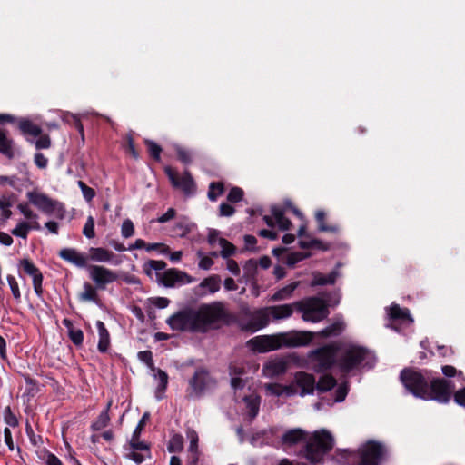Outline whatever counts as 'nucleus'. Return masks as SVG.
Masks as SVG:
<instances>
[{"label": "nucleus", "mask_w": 465, "mask_h": 465, "mask_svg": "<svg viewBox=\"0 0 465 465\" xmlns=\"http://www.w3.org/2000/svg\"><path fill=\"white\" fill-rule=\"evenodd\" d=\"M225 313L222 303L214 302L205 305V326L218 323L224 320Z\"/></svg>", "instance_id": "20"}, {"label": "nucleus", "mask_w": 465, "mask_h": 465, "mask_svg": "<svg viewBox=\"0 0 465 465\" xmlns=\"http://www.w3.org/2000/svg\"><path fill=\"white\" fill-rule=\"evenodd\" d=\"M30 203L35 205L45 214H55L56 217L63 219L64 217L65 209L64 204L56 200H53L46 194L31 191L26 193Z\"/></svg>", "instance_id": "7"}, {"label": "nucleus", "mask_w": 465, "mask_h": 465, "mask_svg": "<svg viewBox=\"0 0 465 465\" xmlns=\"http://www.w3.org/2000/svg\"><path fill=\"white\" fill-rule=\"evenodd\" d=\"M336 384V380L329 374L322 376L317 384L315 383V388L319 391H327L332 389Z\"/></svg>", "instance_id": "39"}, {"label": "nucleus", "mask_w": 465, "mask_h": 465, "mask_svg": "<svg viewBox=\"0 0 465 465\" xmlns=\"http://www.w3.org/2000/svg\"><path fill=\"white\" fill-rule=\"evenodd\" d=\"M177 160L180 161L184 165H188L193 163L194 153L184 147H182L180 145H176L174 147Z\"/></svg>", "instance_id": "37"}, {"label": "nucleus", "mask_w": 465, "mask_h": 465, "mask_svg": "<svg viewBox=\"0 0 465 465\" xmlns=\"http://www.w3.org/2000/svg\"><path fill=\"white\" fill-rule=\"evenodd\" d=\"M296 311L302 313L305 322H319L329 315L327 302L318 297H309L295 302Z\"/></svg>", "instance_id": "3"}, {"label": "nucleus", "mask_w": 465, "mask_h": 465, "mask_svg": "<svg viewBox=\"0 0 465 465\" xmlns=\"http://www.w3.org/2000/svg\"><path fill=\"white\" fill-rule=\"evenodd\" d=\"M371 358H372V354L366 348L350 344L346 345L342 349V352L337 361V364L341 371L347 372Z\"/></svg>", "instance_id": "5"}, {"label": "nucleus", "mask_w": 465, "mask_h": 465, "mask_svg": "<svg viewBox=\"0 0 465 465\" xmlns=\"http://www.w3.org/2000/svg\"><path fill=\"white\" fill-rule=\"evenodd\" d=\"M11 233L16 237L26 239L29 233V226L27 222H20L17 223L15 228L11 231Z\"/></svg>", "instance_id": "45"}, {"label": "nucleus", "mask_w": 465, "mask_h": 465, "mask_svg": "<svg viewBox=\"0 0 465 465\" xmlns=\"http://www.w3.org/2000/svg\"><path fill=\"white\" fill-rule=\"evenodd\" d=\"M84 291L79 294V299L83 302H93L98 303L99 296L96 289L89 282H84Z\"/></svg>", "instance_id": "32"}, {"label": "nucleus", "mask_w": 465, "mask_h": 465, "mask_svg": "<svg viewBox=\"0 0 465 465\" xmlns=\"http://www.w3.org/2000/svg\"><path fill=\"white\" fill-rule=\"evenodd\" d=\"M138 359L145 363L148 368L154 371V361L153 359V353L151 351H142L138 352Z\"/></svg>", "instance_id": "48"}, {"label": "nucleus", "mask_w": 465, "mask_h": 465, "mask_svg": "<svg viewBox=\"0 0 465 465\" xmlns=\"http://www.w3.org/2000/svg\"><path fill=\"white\" fill-rule=\"evenodd\" d=\"M88 270L90 278L95 283L96 288L100 290H104L107 284L118 279L117 274L114 271L104 266L89 265Z\"/></svg>", "instance_id": "11"}, {"label": "nucleus", "mask_w": 465, "mask_h": 465, "mask_svg": "<svg viewBox=\"0 0 465 465\" xmlns=\"http://www.w3.org/2000/svg\"><path fill=\"white\" fill-rule=\"evenodd\" d=\"M220 285L221 279L216 275L210 276L205 279V288H208L211 292L218 291L220 289Z\"/></svg>", "instance_id": "52"}, {"label": "nucleus", "mask_w": 465, "mask_h": 465, "mask_svg": "<svg viewBox=\"0 0 465 465\" xmlns=\"http://www.w3.org/2000/svg\"><path fill=\"white\" fill-rule=\"evenodd\" d=\"M121 233L123 237L129 238L134 233V226L133 222L130 219H126L123 222Z\"/></svg>", "instance_id": "54"}, {"label": "nucleus", "mask_w": 465, "mask_h": 465, "mask_svg": "<svg viewBox=\"0 0 465 465\" xmlns=\"http://www.w3.org/2000/svg\"><path fill=\"white\" fill-rule=\"evenodd\" d=\"M305 438V433L300 429H294L287 431L282 435V442L285 445L292 446L302 441Z\"/></svg>", "instance_id": "28"}, {"label": "nucleus", "mask_w": 465, "mask_h": 465, "mask_svg": "<svg viewBox=\"0 0 465 465\" xmlns=\"http://www.w3.org/2000/svg\"><path fill=\"white\" fill-rule=\"evenodd\" d=\"M337 273L335 272H331L328 275H322L321 273H314L312 286L332 284L335 282Z\"/></svg>", "instance_id": "38"}, {"label": "nucleus", "mask_w": 465, "mask_h": 465, "mask_svg": "<svg viewBox=\"0 0 465 465\" xmlns=\"http://www.w3.org/2000/svg\"><path fill=\"white\" fill-rule=\"evenodd\" d=\"M5 422L10 426V427H16L18 426V420L16 416L12 412L10 407H6L5 410Z\"/></svg>", "instance_id": "58"}, {"label": "nucleus", "mask_w": 465, "mask_h": 465, "mask_svg": "<svg viewBox=\"0 0 465 465\" xmlns=\"http://www.w3.org/2000/svg\"><path fill=\"white\" fill-rule=\"evenodd\" d=\"M96 327L99 334L98 351L102 353H105L110 346V334L106 329L104 323L101 321H97Z\"/></svg>", "instance_id": "24"}, {"label": "nucleus", "mask_w": 465, "mask_h": 465, "mask_svg": "<svg viewBox=\"0 0 465 465\" xmlns=\"http://www.w3.org/2000/svg\"><path fill=\"white\" fill-rule=\"evenodd\" d=\"M58 255L64 261L75 265L79 268L87 266L88 258L74 248H64L58 252Z\"/></svg>", "instance_id": "18"}, {"label": "nucleus", "mask_w": 465, "mask_h": 465, "mask_svg": "<svg viewBox=\"0 0 465 465\" xmlns=\"http://www.w3.org/2000/svg\"><path fill=\"white\" fill-rule=\"evenodd\" d=\"M299 286V282H292L280 290H278L272 297V302H279L288 300L292 296L293 292Z\"/></svg>", "instance_id": "27"}, {"label": "nucleus", "mask_w": 465, "mask_h": 465, "mask_svg": "<svg viewBox=\"0 0 465 465\" xmlns=\"http://www.w3.org/2000/svg\"><path fill=\"white\" fill-rule=\"evenodd\" d=\"M146 251H160L161 253L166 254L170 252V248L163 243H146Z\"/></svg>", "instance_id": "61"}, {"label": "nucleus", "mask_w": 465, "mask_h": 465, "mask_svg": "<svg viewBox=\"0 0 465 465\" xmlns=\"http://www.w3.org/2000/svg\"><path fill=\"white\" fill-rule=\"evenodd\" d=\"M183 449V437L181 434H173L167 445L170 453L180 452Z\"/></svg>", "instance_id": "40"}, {"label": "nucleus", "mask_w": 465, "mask_h": 465, "mask_svg": "<svg viewBox=\"0 0 465 465\" xmlns=\"http://www.w3.org/2000/svg\"><path fill=\"white\" fill-rule=\"evenodd\" d=\"M83 234L88 239H93L95 236L94 219L91 215L87 217V220L83 229Z\"/></svg>", "instance_id": "47"}, {"label": "nucleus", "mask_w": 465, "mask_h": 465, "mask_svg": "<svg viewBox=\"0 0 465 465\" xmlns=\"http://www.w3.org/2000/svg\"><path fill=\"white\" fill-rule=\"evenodd\" d=\"M292 383L295 384L298 394L302 397L310 395L314 392L315 390V379L312 374L299 371L294 374Z\"/></svg>", "instance_id": "15"}, {"label": "nucleus", "mask_w": 465, "mask_h": 465, "mask_svg": "<svg viewBox=\"0 0 465 465\" xmlns=\"http://www.w3.org/2000/svg\"><path fill=\"white\" fill-rule=\"evenodd\" d=\"M287 362L283 359H275L268 361L262 368L265 376L272 378L287 371Z\"/></svg>", "instance_id": "23"}, {"label": "nucleus", "mask_w": 465, "mask_h": 465, "mask_svg": "<svg viewBox=\"0 0 465 465\" xmlns=\"http://www.w3.org/2000/svg\"><path fill=\"white\" fill-rule=\"evenodd\" d=\"M17 123V127L20 130L21 134L25 136L30 135L33 137H37L42 134V128L34 124L30 119L27 118H19L17 119L12 114H0V125L5 124V123Z\"/></svg>", "instance_id": "10"}, {"label": "nucleus", "mask_w": 465, "mask_h": 465, "mask_svg": "<svg viewBox=\"0 0 465 465\" xmlns=\"http://www.w3.org/2000/svg\"><path fill=\"white\" fill-rule=\"evenodd\" d=\"M360 451L361 465H378L379 459L382 454L381 446L373 442L367 443Z\"/></svg>", "instance_id": "16"}, {"label": "nucleus", "mask_w": 465, "mask_h": 465, "mask_svg": "<svg viewBox=\"0 0 465 465\" xmlns=\"http://www.w3.org/2000/svg\"><path fill=\"white\" fill-rule=\"evenodd\" d=\"M345 329V323L342 319L338 318L333 321L329 326L320 331V335L323 337L338 336Z\"/></svg>", "instance_id": "26"}, {"label": "nucleus", "mask_w": 465, "mask_h": 465, "mask_svg": "<svg viewBox=\"0 0 465 465\" xmlns=\"http://www.w3.org/2000/svg\"><path fill=\"white\" fill-rule=\"evenodd\" d=\"M38 137L39 138L35 142V145L37 150L50 148L51 139L48 134H41Z\"/></svg>", "instance_id": "56"}, {"label": "nucleus", "mask_w": 465, "mask_h": 465, "mask_svg": "<svg viewBox=\"0 0 465 465\" xmlns=\"http://www.w3.org/2000/svg\"><path fill=\"white\" fill-rule=\"evenodd\" d=\"M336 348L332 345L318 349L312 353L313 360L317 362L315 370L329 369L334 363Z\"/></svg>", "instance_id": "14"}, {"label": "nucleus", "mask_w": 465, "mask_h": 465, "mask_svg": "<svg viewBox=\"0 0 465 465\" xmlns=\"http://www.w3.org/2000/svg\"><path fill=\"white\" fill-rule=\"evenodd\" d=\"M450 389L444 380H435L429 387L430 398L428 400H436L440 402H447L450 397Z\"/></svg>", "instance_id": "17"}, {"label": "nucleus", "mask_w": 465, "mask_h": 465, "mask_svg": "<svg viewBox=\"0 0 465 465\" xmlns=\"http://www.w3.org/2000/svg\"><path fill=\"white\" fill-rule=\"evenodd\" d=\"M389 315L391 319L401 320L403 322H411L412 319L410 316V312L407 309H402L397 304H392L389 308Z\"/></svg>", "instance_id": "31"}, {"label": "nucleus", "mask_w": 465, "mask_h": 465, "mask_svg": "<svg viewBox=\"0 0 465 465\" xmlns=\"http://www.w3.org/2000/svg\"><path fill=\"white\" fill-rule=\"evenodd\" d=\"M176 215V210L173 208H169L165 213L157 218V222L160 223H164L173 219Z\"/></svg>", "instance_id": "64"}, {"label": "nucleus", "mask_w": 465, "mask_h": 465, "mask_svg": "<svg viewBox=\"0 0 465 465\" xmlns=\"http://www.w3.org/2000/svg\"><path fill=\"white\" fill-rule=\"evenodd\" d=\"M19 181L20 179L16 175H0V185L4 186L5 184H8L17 192H22V187L20 184H18Z\"/></svg>", "instance_id": "43"}, {"label": "nucleus", "mask_w": 465, "mask_h": 465, "mask_svg": "<svg viewBox=\"0 0 465 465\" xmlns=\"http://www.w3.org/2000/svg\"><path fill=\"white\" fill-rule=\"evenodd\" d=\"M18 269L19 271H22L25 274H27L32 277L34 291L38 297H42L44 292V277L40 270L28 258H24L20 260Z\"/></svg>", "instance_id": "13"}, {"label": "nucleus", "mask_w": 465, "mask_h": 465, "mask_svg": "<svg viewBox=\"0 0 465 465\" xmlns=\"http://www.w3.org/2000/svg\"><path fill=\"white\" fill-rule=\"evenodd\" d=\"M16 145L6 129L0 128V154L12 160L15 156Z\"/></svg>", "instance_id": "19"}, {"label": "nucleus", "mask_w": 465, "mask_h": 465, "mask_svg": "<svg viewBox=\"0 0 465 465\" xmlns=\"http://www.w3.org/2000/svg\"><path fill=\"white\" fill-rule=\"evenodd\" d=\"M18 210L23 213V215L28 219H37V214H35L30 208L27 203H21L17 205Z\"/></svg>", "instance_id": "60"}, {"label": "nucleus", "mask_w": 465, "mask_h": 465, "mask_svg": "<svg viewBox=\"0 0 465 465\" xmlns=\"http://www.w3.org/2000/svg\"><path fill=\"white\" fill-rule=\"evenodd\" d=\"M219 245L221 246V254L223 257H228L234 253V246L224 239H219Z\"/></svg>", "instance_id": "51"}, {"label": "nucleus", "mask_w": 465, "mask_h": 465, "mask_svg": "<svg viewBox=\"0 0 465 465\" xmlns=\"http://www.w3.org/2000/svg\"><path fill=\"white\" fill-rule=\"evenodd\" d=\"M168 326L176 331L203 333V304L197 308L187 306L167 318Z\"/></svg>", "instance_id": "2"}, {"label": "nucleus", "mask_w": 465, "mask_h": 465, "mask_svg": "<svg viewBox=\"0 0 465 465\" xmlns=\"http://www.w3.org/2000/svg\"><path fill=\"white\" fill-rule=\"evenodd\" d=\"M166 265V262L163 261L149 260L143 265V271L147 276L152 278L153 270L156 272H161V271L165 269Z\"/></svg>", "instance_id": "36"}, {"label": "nucleus", "mask_w": 465, "mask_h": 465, "mask_svg": "<svg viewBox=\"0 0 465 465\" xmlns=\"http://www.w3.org/2000/svg\"><path fill=\"white\" fill-rule=\"evenodd\" d=\"M35 165L40 169H45L48 164L47 158L42 153H36L34 157Z\"/></svg>", "instance_id": "62"}, {"label": "nucleus", "mask_w": 465, "mask_h": 465, "mask_svg": "<svg viewBox=\"0 0 465 465\" xmlns=\"http://www.w3.org/2000/svg\"><path fill=\"white\" fill-rule=\"evenodd\" d=\"M164 173L174 189L182 191L185 195H192L195 193L196 185L189 171L185 170L182 175L171 166H165Z\"/></svg>", "instance_id": "9"}, {"label": "nucleus", "mask_w": 465, "mask_h": 465, "mask_svg": "<svg viewBox=\"0 0 465 465\" xmlns=\"http://www.w3.org/2000/svg\"><path fill=\"white\" fill-rule=\"evenodd\" d=\"M159 283L165 287H174L189 283L191 277L175 268L165 270L163 272H155Z\"/></svg>", "instance_id": "12"}, {"label": "nucleus", "mask_w": 465, "mask_h": 465, "mask_svg": "<svg viewBox=\"0 0 465 465\" xmlns=\"http://www.w3.org/2000/svg\"><path fill=\"white\" fill-rule=\"evenodd\" d=\"M115 257L114 253L103 247H91L89 249V256L88 260L96 262H112L114 264H119L120 261L113 262V259Z\"/></svg>", "instance_id": "21"}, {"label": "nucleus", "mask_w": 465, "mask_h": 465, "mask_svg": "<svg viewBox=\"0 0 465 465\" xmlns=\"http://www.w3.org/2000/svg\"><path fill=\"white\" fill-rule=\"evenodd\" d=\"M183 370L184 375L189 376L185 397L188 400L200 399L203 393V366L192 362L185 364Z\"/></svg>", "instance_id": "6"}, {"label": "nucleus", "mask_w": 465, "mask_h": 465, "mask_svg": "<svg viewBox=\"0 0 465 465\" xmlns=\"http://www.w3.org/2000/svg\"><path fill=\"white\" fill-rule=\"evenodd\" d=\"M25 432L34 446H40L43 444V438L41 435H35L32 426L27 422L25 425Z\"/></svg>", "instance_id": "50"}, {"label": "nucleus", "mask_w": 465, "mask_h": 465, "mask_svg": "<svg viewBox=\"0 0 465 465\" xmlns=\"http://www.w3.org/2000/svg\"><path fill=\"white\" fill-rule=\"evenodd\" d=\"M143 143L146 146L149 156L154 162L159 163L161 161V153L163 152L161 145L151 139H144Z\"/></svg>", "instance_id": "34"}, {"label": "nucleus", "mask_w": 465, "mask_h": 465, "mask_svg": "<svg viewBox=\"0 0 465 465\" xmlns=\"http://www.w3.org/2000/svg\"><path fill=\"white\" fill-rule=\"evenodd\" d=\"M265 391L268 395L281 397L282 396V384L266 383L264 385Z\"/></svg>", "instance_id": "49"}, {"label": "nucleus", "mask_w": 465, "mask_h": 465, "mask_svg": "<svg viewBox=\"0 0 465 465\" xmlns=\"http://www.w3.org/2000/svg\"><path fill=\"white\" fill-rule=\"evenodd\" d=\"M126 152L134 159L140 157V153L135 148L134 138L131 135L126 137Z\"/></svg>", "instance_id": "59"}, {"label": "nucleus", "mask_w": 465, "mask_h": 465, "mask_svg": "<svg viewBox=\"0 0 465 465\" xmlns=\"http://www.w3.org/2000/svg\"><path fill=\"white\" fill-rule=\"evenodd\" d=\"M296 310L294 302L268 307L272 321H281L290 318Z\"/></svg>", "instance_id": "22"}, {"label": "nucleus", "mask_w": 465, "mask_h": 465, "mask_svg": "<svg viewBox=\"0 0 465 465\" xmlns=\"http://www.w3.org/2000/svg\"><path fill=\"white\" fill-rule=\"evenodd\" d=\"M313 334L310 331H292L274 335L256 336L246 342L247 347L254 352L264 353L282 347H299L309 344Z\"/></svg>", "instance_id": "1"}, {"label": "nucleus", "mask_w": 465, "mask_h": 465, "mask_svg": "<svg viewBox=\"0 0 465 465\" xmlns=\"http://www.w3.org/2000/svg\"><path fill=\"white\" fill-rule=\"evenodd\" d=\"M110 407H111V402H109L107 404L105 410H104L99 414L97 419L91 424L90 428L92 430L99 431L108 426V424L110 422V416H109Z\"/></svg>", "instance_id": "29"}, {"label": "nucleus", "mask_w": 465, "mask_h": 465, "mask_svg": "<svg viewBox=\"0 0 465 465\" xmlns=\"http://www.w3.org/2000/svg\"><path fill=\"white\" fill-rule=\"evenodd\" d=\"M246 408L248 409V414L251 419L256 417L259 412L260 397L256 394H251L244 398Z\"/></svg>", "instance_id": "35"}, {"label": "nucleus", "mask_w": 465, "mask_h": 465, "mask_svg": "<svg viewBox=\"0 0 465 465\" xmlns=\"http://www.w3.org/2000/svg\"><path fill=\"white\" fill-rule=\"evenodd\" d=\"M156 376L159 379V383L155 390V398L157 401H161L164 397V392L168 386V375L167 373L160 369H157Z\"/></svg>", "instance_id": "30"}, {"label": "nucleus", "mask_w": 465, "mask_h": 465, "mask_svg": "<svg viewBox=\"0 0 465 465\" xmlns=\"http://www.w3.org/2000/svg\"><path fill=\"white\" fill-rule=\"evenodd\" d=\"M401 380L405 388L414 396L423 400L430 398L429 385L420 373L406 369L401 371Z\"/></svg>", "instance_id": "8"}, {"label": "nucleus", "mask_w": 465, "mask_h": 465, "mask_svg": "<svg viewBox=\"0 0 465 465\" xmlns=\"http://www.w3.org/2000/svg\"><path fill=\"white\" fill-rule=\"evenodd\" d=\"M186 434H187V438L190 440L188 451L198 450L199 438H198L197 432L193 430L189 429V430H187Z\"/></svg>", "instance_id": "55"}, {"label": "nucleus", "mask_w": 465, "mask_h": 465, "mask_svg": "<svg viewBox=\"0 0 465 465\" xmlns=\"http://www.w3.org/2000/svg\"><path fill=\"white\" fill-rule=\"evenodd\" d=\"M68 337L76 347H80L83 345L84 332L82 330L76 328L70 330L68 331Z\"/></svg>", "instance_id": "46"}, {"label": "nucleus", "mask_w": 465, "mask_h": 465, "mask_svg": "<svg viewBox=\"0 0 465 465\" xmlns=\"http://www.w3.org/2000/svg\"><path fill=\"white\" fill-rule=\"evenodd\" d=\"M272 218L275 220V223L279 226V228L282 231L289 230L291 227V221L284 217L283 211L279 207L272 208Z\"/></svg>", "instance_id": "33"}, {"label": "nucleus", "mask_w": 465, "mask_h": 465, "mask_svg": "<svg viewBox=\"0 0 465 465\" xmlns=\"http://www.w3.org/2000/svg\"><path fill=\"white\" fill-rule=\"evenodd\" d=\"M243 197V191L239 187H233L231 189L227 195V200L232 203H238Z\"/></svg>", "instance_id": "57"}, {"label": "nucleus", "mask_w": 465, "mask_h": 465, "mask_svg": "<svg viewBox=\"0 0 465 465\" xmlns=\"http://www.w3.org/2000/svg\"><path fill=\"white\" fill-rule=\"evenodd\" d=\"M6 279H7L9 287L11 289L12 294H13L15 302L17 303H20L21 302V292H20L18 282H17L15 277L11 274H8Z\"/></svg>", "instance_id": "44"}, {"label": "nucleus", "mask_w": 465, "mask_h": 465, "mask_svg": "<svg viewBox=\"0 0 465 465\" xmlns=\"http://www.w3.org/2000/svg\"><path fill=\"white\" fill-rule=\"evenodd\" d=\"M224 192L223 183L221 182L212 183L209 185L208 198L211 201H216Z\"/></svg>", "instance_id": "42"}, {"label": "nucleus", "mask_w": 465, "mask_h": 465, "mask_svg": "<svg viewBox=\"0 0 465 465\" xmlns=\"http://www.w3.org/2000/svg\"><path fill=\"white\" fill-rule=\"evenodd\" d=\"M129 446L132 450L144 451L147 458H151V445L145 441H140V438H131Z\"/></svg>", "instance_id": "41"}, {"label": "nucleus", "mask_w": 465, "mask_h": 465, "mask_svg": "<svg viewBox=\"0 0 465 465\" xmlns=\"http://www.w3.org/2000/svg\"><path fill=\"white\" fill-rule=\"evenodd\" d=\"M149 419H150V413L144 412L143 415L142 416L141 420H139L137 426L135 427L134 430L133 431L131 438H140L142 430H143V428H144L146 422L149 420Z\"/></svg>", "instance_id": "53"}, {"label": "nucleus", "mask_w": 465, "mask_h": 465, "mask_svg": "<svg viewBox=\"0 0 465 465\" xmlns=\"http://www.w3.org/2000/svg\"><path fill=\"white\" fill-rule=\"evenodd\" d=\"M151 302L159 309H164L170 304V300L165 297H155L150 299Z\"/></svg>", "instance_id": "63"}, {"label": "nucleus", "mask_w": 465, "mask_h": 465, "mask_svg": "<svg viewBox=\"0 0 465 465\" xmlns=\"http://www.w3.org/2000/svg\"><path fill=\"white\" fill-rule=\"evenodd\" d=\"M253 328L252 331H257L269 324L272 321L271 313L268 312V307L261 309L253 313L252 316Z\"/></svg>", "instance_id": "25"}, {"label": "nucleus", "mask_w": 465, "mask_h": 465, "mask_svg": "<svg viewBox=\"0 0 465 465\" xmlns=\"http://www.w3.org/2000/svg\"><path fill=\"white\" fill-rule=\"evenodd\" d=\"M332 447L333 439L328 431H316L307 442L305 457L311 462L318 463Z\"/></svg>", "instance_id": "4"}]
</instances>
